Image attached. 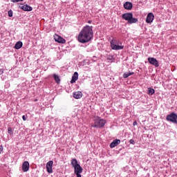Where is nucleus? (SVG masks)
<instances>
[{"instance_id":"nucleus-3","label":"nucleus","mask_w":177,"mask_h":177,"mask_svg":"<svg viewBox=\"0 0 177 177\" xmlns=\"http://www.w3.org/2000/svg\"><path fill=\"white\" fill-rule=\"evenodd\" d=\"M122 19L128 21V24H133L138 23V19L133 17V15L131 12L124 13L122 15Z\"/></svg>"},{"instance_id":"nucleus-14","label":"nucleus","mask_w":177,"mask_h":177,"mask_svg":"<svg viewBox=\"0 0 177 177\" xmlns=\"http://www.w3.org/2000/svg\"><path fill=\"white\" fill-rule=\"evenodd\" d=\"M78 80V73L75 72L73 75L72 76V79L71 80V84H75V82Z\"/></svg>"},{"instance_id":"nucleus-15","label":"nucleus","mask_w":177,"mask_h":177,"mask_svg":"<svg viewBox=\"0 0 177 177\" xmlns=\"http://www.w3.org/2000/svg\"><path fill=\"white\" fill-rule=\"evenodd\" d=\"M132 3L131 2H128L127 1L124 4V9H127V10H131L132 9Z\"/></svg>"},{"instance_id":"nucleus-11","label":"nucleus","mask_w":177,"mask_h":177,"mask_svg":"<svg viewBox=\"0 0 177 177\" xmlns=\"http://www.w3.org/2000/svg\"><path fill=\"white\" fill-rule=\"evenodd\" d=\"M153 20H154V14L149 12L147 16L146 23H153Z\"/></svg>"},{"instance_id":"nucleus-6","label":"nucleus","mask_w":177,"mask_h":177,"mask_svg":"<svg viewBox=\"0 0 177 177\" xmlns=\"http://www.w3.org/2000/svg\"><path fill=\"white\" fill-rule=\"evenodd\" d=\"M166 120L167 121L173 122V124H177V114L173 112L171 114L167 115Z\"/></svg>"},{"instance_id":"nucleus-8","label":"nucleus","mask_w":177,"mask_h":177,"mask_svg":"<svg viewBox=\"0 0 177 177\" xmlns=\"http://www.w3.org/2000/svg\"><path fill=\"white\" fill-rule=\"evenodd\" d=\"M148 62L150 63V64H152V66H154L155 67H160L158 61H157V59L154 57H148Z\"/></svg>"},{"instance_id":"nucleus-1","label":"nucleus","mask_w":177,"mask_h":177,"mask_svg":"<svg viewBox=\"0 0 177 177\" xmlns=\"http://www.w3.org/2000/svg\"><path fill=\"white\" fill-rule=\"evenodd\" d=\"M93 37L92 26H84L78 35V41L80 44H86Z\"/></svg>"},{"instance_id":"nucleus-25","label":"nucleus","mask_w":177,"mask_h":177,"mask_svg":"<svg viewBox=\"0 0 177 177\" xmlns=\"http://www.w3.org/2000/svg\"><path fill=\"white\" fill-rule=\"evenodd\" d=\"M22 120H23L24 121H27V118H26V115H23V116H22Z\"/></svg>"},{"instance_id":"nucleus-9","label":"nucleus","mask_w":177,"mask_h":177,"mask_svg":"<svg viewBox=\"0 0 177 177\" xmlns=\"http://www.w3.org/2000/svg\"><path fill=\"white\" fill-rule=\"evenodd\" d=\"M21 168L23 172H28L30 169V163L28 162V161L24 162Z\"/></svg>"},{"instance_id":"nucleus-2","label":"nucleus","mask_w":177,"mask_h":177,"mask_svg":"<svg viewBox=\"0 0 177 177\" xmlns=\"http://www.w3.org/2000/svg\"><path fill=\"white\" fill-rule=\"evenodd\" d=\"M71 165L74 168V172H75L76 176L77 177H82L81 174H82L83 169L81 167V165H80V164H78V161H77V159L73 158L71 160Z\"/></svg>"},{"instance_id":"nucleus-4","label":"nucleus","mask_w":177,"mask_h":177,"mask_svg":"<svg viewBox=\"0 0 177 177\" xmlns=\"http://www.w3.org/2000/svg\"><path fill=\"white\" fill-rule=\"evenodd\" d=\"M111 44V48L113 49V50H121L124 49V46H122V42L118 41L115 39H112L110 41Z\"/></svg>"},{"instance_id":"nucleus-13","label":"nucleus","mask_w":177,"mask_h":177,"mask_svg":"<svg viewBox=\"0 0 177 177\" xmlns=\"http://www.w3.org/2000/svg\"><path fill=\"white\" fill-rule=\"evenodd\" d=\"M19 8L22 9V10H25V12H31V10H32V8L27 5L20 6Z\"/></svg>"},{"instance_id":"nucleus-19","label":"nucleus","mask_w":177,"mask_h":177,"mask_svg":"<svg viewBox=\"0 0 177 177\" xmlns=\"http://www.w3.org/2000/svg\"><path fill=\"white\" fill-rule=\"evenodd\" d=\"M156 93V91L153 88H148V95H154Z\"/></svg>"},{"instance_id":"nucleus-24","label":"nucleus","mask_w":177,"mask_h":177,"mask_svg":"<svg viewBox=\"0 0 177 177\" xmlns=\"http://www.w3.org/2000/svg\"><path fill=\"white\" fill-rule=\"evenodd\" d=\"M20 1H21V2H23V0H11V1L12 2H20Z\"/></svg>"},{"instance_id":"nucleus-20","label":"nucleus","mask_w":177,"mask_h":177,"mask_svg":"<svg viewBox=\"0 0 177 177\" xmlns=\"http://www.w3.org/2000/svg\"><path fill=\"white\" fill-rule=\"evenodd\" d=\"M54 79L55 82H57V84H59L60 83V77H59V76L56 74H54Z\"/></svg>"},{"instance_id":"nucleus-23","label":"nucleus","mask_w":177,"mask_h":177,"mask_svg":"<svg viewBox=\"0 0 177 177\" xmlns=\"http://www.w3.org/2000/svg\"><path fill=\"white\" fill-rule=\"evenodd\" d=\"M129 143H130L131 145H135V140L131 139V140H129Z\"/></svg>"},{"instance_id":"nucleus-7","label":"nucleus","mask_w":177,"mask_h":177,"mask_svg":"<svg viewBox=\"0 0 177 177\" xmlns=\"http://www.w3.org/2000/svg\"><path fill=\"white\" fill-rule=\"evenodd\" d=\"M54 39L58 44H64L66 42V39L57 34L54 35Z\"/></svg>"},{"instance_id":"nucleus-12","label":"nucleus","mask_w":177,"mask_h":177,"mask_svg":"<svg viewBox=\"0 0 177 177\" xmlns=\"http://www.w3.org/2000/svg\"><path fill=\"white\" fill-rule=\"evenodd\" d=\"M121 143V140L118 139L114 140L111 144H110V147L111 149H114L115 146H118Z\"/></svg>"},{"instance_id":"nucleus-10","label":"nucleus","mask_w":177,"mask_h":177,"mask_svg":"<svg viewBox=\"0 0 177 177\" xmlns=\"http://www.w3.org/2000/svg\"><path fill=\"white\" fill-rule=\"evenodd\" d=\"M52 167H53V160H50L46 164V169L48 174H52L53 170H52Z\"/></svg>"},{"instance_id":"nucleus-27","label":"nucleus","mask_w":177,"mask_h":177,"mask_svg":"<svg viewBox=\"0 0 177 177\" xmlns=\"http://www.w3.org/2000/svg\"><path fill=\"white\" fill-rule=\"evenodd\" d=\"M1 74H3V69L0 68V75H1Z\"/></svg>"},{"instance_id":"nucleus-17","label":"nucleus","mask_w":177,"mask_h":177,"mask_svg":"<svg viewBox=\"0 0 177 177\" xmlns=\"http://www.w3.org/2000/svg\"><path fill=\"white\" fill-rule=\"evenodd\" d=\"M21 46H23V42L21 41H18L16 43V44L15 45V49H20L21 48Z\"/></svg>"},{"instance_id":"nucleus-5","label":"nucleus","mask_w":177,"mask_h":177,"mask_svg":"<svg viewBox=\"0 0 177 177\" xmlns=\"http://www.w3.org/2000/svg\"><path fill=\"white\" fill-rule=\"evenodd\" d=\"M106 125V120L100 119V118L97 117L94 120V124L92 125L93 128H103Z\"/></svg>"},{"instance_id":"nucleus-18","label":"nucleus","mask_w":177,"mask_h":177,"mask_svg":"<svg viewBox=\"0 0 177 177\" xmlns=\"http://www.w3.org/2000/svg\"><path fill=\"white\" fill-rule=\"evenodd\" d=\"M133 72L124 73L123 74V78H128V77H131V75H133Z\"/></svg>"},{"instance_id":"nucleus-16","label":"nucleus","mask_w":177,"mask_h":177,"mask_svg":"<svg viewBox=\"0 0 177 177\" xmlns=\"http://www.w3.org/2000/svg\"><path fill=\"white\" fill-rule=\"evenodd\" d=\"M73 97H75V99H81V97H82V92L77 91L73 93Z\"/></svg>"},{"instance_id":"nucleus-26","label":"nucleus","mask_w":177,"mask_h":177,"mask_svg":"<svg viewBox=\"0 0 177 177\" xmlns=\"http://www.w3.org/2000/svg\"><path fill=\"white\" fill-rule=\"evenodd\" d=\"M133 127H136V125H138V122L134 121V122H133Z\"/></svg>"},{"instance_id":"nucleus-28","label":"nucleus","mask_w":177,"mask_h":177,"mask_svg":"<svg viewBox=\"0 0 177 177\" xmlns=\"http://www.w3.org/2000/svg\"><path fill=\"white\" fill-rule=\"evenodd\" d=\"M88 23L91 24V23H92V21H88Z\"/></svg>"},{"instance_id":"nucleus-22","label":"nucleus","mask_w":177,"mask_h":177,"mask_svg":"<svg viewBox=\"0 0 177 177\" xmlns=\"http://www.w3.org/2000/svg\"><path fill=\"white\" fill-rule=\"evenodd\" d=\"M8 16H9V17H13V11H12V10L8 11Z\"/></svg>"},{"instance_id":"nucleus-21","label":"nucleus","mask_w":177,"mask_h":177,"mask_svg":"<svg viewBox=\"0 0 177 177\" xmlns=\"http://www.w3.org/2000/svg\"><path fill=\"white\" fill-rule=\"evenodd\" d=\"M8 131L10 135H13V131L12 130V127H8Z\"/></svg>"}]
</instances>
